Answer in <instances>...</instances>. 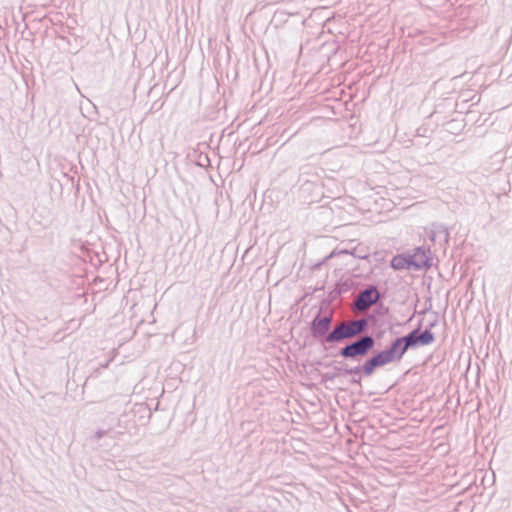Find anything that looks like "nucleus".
<instances>
[{
    "instance_id": "obj_1",
    "label": "nucleus",
    "mask_w": 512,
    "mask_h": 512,
    "mask_svg": "<svg viewBox=\"0 0 512 512\" xmlns=\"http://www.w3.org/2000/svg\"><path fill=\"white\" fill-rule=\"evenodd\" d=\"M366 326L365 320L352 321L348 324L341 323L328 336L327 342H336L345 338L353 337L361 333Z\"/></svg>"
},
{
    "instance_id": "obj_2",
    "label": "nucleus",
    "mask_w": 512,
    "mask_h": 512,
    "mask_svg": "<svg viewBox=\"0 0 512 512\" xmlns=\"http://www.w3.org/2000/svg\"><path fill=\"white\" fill-rule=\"evenodd\" d=\"M374 346V339L371 336H364L358 341L347 345L341 350L344 357H356L365 355Z\"/></svg>"
},
{
    "instance_id": "obj_3",
    "label": "nucleus",
    "mask_w": 512,
    "mask_h": 512,
    "mask_svg": "<svg viewBox=\"0 0 512 512\" xmlns=\"http://www.w3.org/2000/svg\"><path fill=\"white\" fill-rule=\"evenodd\" d=\"M434 340L433 334L425 330L422 333H418V331H413L409 335L406 336L405 347H415L418 345H428Z\"/></svg>"
},
{
    "instance_id": "obj_4",
    "label": "nucleus",
    "mask_w": 512,
    "mask_h": 512,
    "mask_svg": "<svg viewBox=\"0 0 512 512\" xmlns=\"http://www.w3.org/2000/svg\"><path fill=\"white\" fill-rule=\"evenodd\" d=\"M379 298L376 289L370 288L361 292L355 302V306L358 310L364 311L374 304Z\"/></svg>"
},
{
    "instance_id": "obj_5",
    "label": "nucleus",
    "mask_w": 512,
    "mask_h": 512,
    "mask_svg": "<svg viewBox=\"0 0 512 512\" xmlns=\"http://www.w3.org/2000/svg\"><path fill=\"white\" fill-rule=\"evenodd\" d=\"M428 256L422 249H417L416 252L409 256L410 267L415 269H421L428 265Z\"/></svg>"
},
{
    "instance_id": "obj_6",
    "label": "nucleus",
    "mask_w": 512,
    "mask_h": 512,
    "mask_svg": "<svg viewBox=\"0 0 512 512\" xmlns=\"http://www.w3.org/2000/svg\"><path fill=\"white\" fill-rule=\"evenodd\" d=\"M406 343V336L402 338H398L391 346L390 349H388V352H391L392 357L395 360H398L402 357V355L405 353V351L409 347H405Z\"/></svg>"
},
{
    "instance_id": "obj_7",
    "label": "nucleus",
    "mask_w": 512,
    "mask_h": 512,
    "mask_svg": "<svg viewBox=\"0 0 512 512\" xmlns=\"http://www.w3.org/2000/svg\"><path fill=\"white\" fill-rule=\"evenodd\" d=\"M331 319L329 316L316 317L313 321V330L315 334L323 335L329 328Z\"/></svg>"
},
{
    "instance_id": "obj_8",
    "label": "nucleus",
    "mask_w": 512,
    "mask_h": 512,
    "mask_svg": "<svg viewBox=\"0 0 512 512\" xmlns=\"http://www.w3.org/2000/svg\"><path fill=\"white\" fill-rule=\"evenodd\" d=\"M391 266L396 270L410 268L409 257L395 256L391 261Z\"/></svg>"
},
{
    "instance_id": "obj_9",
    "label": "nucleus",
    "mask_w": 512,
    "mask_h": 512,
    "mask_svg": "<svg viewBox=\"0 0 512 512\" xmlns=\"http://www.w3.org/2000/svg\"><path fill=\"white\" fill-rule=\"evenodd\" d=\"M375 357H376V360H378V363L380 364V366H383V365L388 364L395 360L392 357L391 352H388V350L378 353Z\"/></svg>"
},
{
    "instance_id": "obj_10",
    "label": "nucleus",
    "mask_w": 512,
    "mask_h": 512,
    "mask_svg": "<svg viewBox=\"0 0 512 512\" xmlns=\"http://www.w3.org/2000/svg\"><path fill=\"white\" fill-rule=\"evenodd\" d=\"M376 367H380V364L374 356L364 364L363 371L366 375H371Z\"/></svg>"
}]
</instances>
